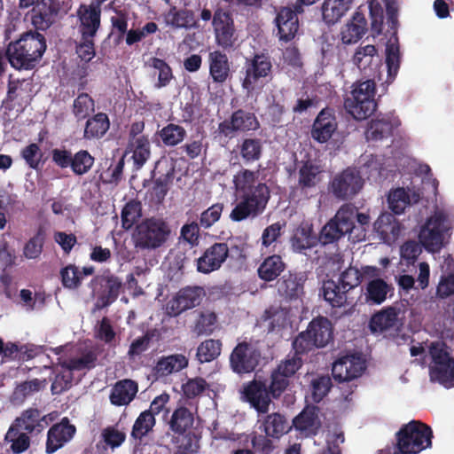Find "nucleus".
I'll use <instances>...</instances> for the list:
<instances>
[{"label":"nucleus","instance_id":"f704fd0d","mask_svg":"<svg viewBox=\"0 0 454 454\" xmlns=\"http://www.w3.org/2000/svg\"><path fill=\"white\" fill-rule=\"evenodd\" d=\"M137 391L138 385L136 381L129 379L118 380L111 390L109 399L115 406L128 405L134 400Z\"/></svg>","mask_w":454,"mask_h":454},{"label":"nucleus","instance_id":"4468645a","mask_svg":"<svg viewBox=\"0 0 454 454\" xmlns=\"http://www.w3.org/2000/svg\"><path fill=\"white\" fill-rule=\"evenodd\" d=\"M205 296L201 286H184L181 288L166 305V312L170 317H177L183 312L199 306Z\"/></svg>","mask_w":454,"mask_h":454},{"label":"nucleus","instance_id":"c756f323","mask_svg":"<svg viewBox=\"0 0 454 454\" xmlns=\"http://www.w3.org/2000/svg\"><path fill=\"white\" fill-rule=\"evenodd\" d=\"M208 65L213 82L223 85L231 78V62L225 53L220 51L209 52Z\"/></svg>","mask_w":454,"mask_h":454},{"label":"nucleus","instance_id":"4be33fe9","mask_svg":"<svg viewBox=\"0 0 454 454\" xmlns=\"http://www.w3.org/2000/svg\"><path fill=\"white\" fill-rule=\"evenodd\" d=\"M229 253L230 249L227 243H214L196 260L197 270L203 274L218 270L229 257Z\"/></svg>","mask_w":454,"mask_h":454},{"label":"nucleus","instance_id":"49530a36","mask_svg":"<svg viewBox=\"0 0 454 454\" xmlns=\"http://www.w3.org/2000/svg\"><path fill=\"white\" fill-rule=\"evenodd\" d=\"M353 0H325L322 7L323 19L334 24L350 9Z\"/></svg>","mask_w":454,"mask_h":454},{"label":"nucleus","instance_id":"412c9836","mask_svg":"<svg viewBox=\"0 0 454 454\" xmlns=\"http://www.w3.org/2000/svg\"><path fill=\"white\" fill-rule=\"evenodd\" d=\"M55 419L54 413L47 415L34 407L24 410L13 423L15 427H20L30 435H37L41 434L49 425Z\"/></svg>","mask_w":454,"mask_h":454},{"label":"nucleus","instance_id":"aec40b11","mask_svg":"<svg viewBox=\"0 0 454 454\" xmlns=\"http://www.w3.org/2000/svg\"><path fill=\"white\" fill-rule=\"evenodd\" d=\"M304 271L288 270L277 280L278 294L286 301H296L304 294V284L307 281Z\"/></svg>","mask_w":454,"mask_h":454},{"label":"nucleus","instance_id":"0e129e2a","mask_svg":"<svg viewBox=\"0 0 454 454\" xmlns=\"http://www.w3.org/2000/svg\"><path fill=\"white\" fill-rule=\"evenodd\" d=\"M304 354H298L294 351V355H288L286 358L280 362L275 369L278 372L290 379L297 371L302 366L303 361L301 356Z\"/></svg>","mask_w":454,"mask_h":454},{"label":"nucleus","instance_id":"20e7f679","mask_svg":"<svg viewBox=\"0 0 454 454\" xmlns=\"http://www.w3.org/2000/svg\"><path fill=\"white\" fill-rule=\"evenodd\" d=\"M451 229L449 215L442 209H437L421 226L419 240L427 252L438 253L449 243Z\"/></svg>","mask_w":454,"mask_h":454},{"label":"nucleus","instance_id":"ddd939ff","mask_svg":"<svg viewBox=\"0 0 454 454\" xmlns=\"http://www.w3.org/2000/svg\"><path fill=\"white\" fill-rule=\"evenodd\" d=\"M90 285L97 290L96 307L104 309L113 304L120 295L122 282L117 276L107 273L92 278Z\"/></svg>","mask_w":454,"mask_h":454},{"label":"nucleus","instance_id":"4d7b16f0","mask_svg":"<svg viewBox=\"0 0 454 454\" xmlns=\"http://www.w3.org/2000/svg\"><path fill=\"white\" fill-rule=\"evenodd\" d=\"M148 64L158 72V81L154 85L155 88L160 89L168 86L174 78L170 66L164 59L156 57L151 58Z\"/></svg>","mask_w":454,"mask_h":454},{"label":"nucleus","instance_id":"9d476101","mask_svg":"<svg viewBox=\"0 0 454 454\" xmlns=\"http://www.w3.org/2000/svg\"><path fill=\"white\" fill-rule=\"evenodd\" d=\"M272 63L270 57L263 53H256L247 59L245 64V77L241 85L247 92L254 90L256 85L268 82L272 79Z\"/></svg>","mask_w":454,"mask_h":454},{"label":"nucleus","instance_id":"37998d69","mask_svg":"<svg viewBox=\"0 0 454 454\" xmlns=\"http://www.w3.org/2000/svg\"><path fill=\"white\" fill-rule=\"evenodd\" d=\"M367 30V21L362 13L356 12L350 23L341 31V41L345 44L356 43Z\"/></svg>","mask_w":454,"mask_h":454},{"label":"nucleus","instance_id":"f8f14e48","mask_svg":"<svg viewBox=\"0 0 454 454\" xmlns=\"http://www.w3.org/2000/svg\"><path fill=\"white\" fill-rule=\"evenodd\" d=\"M429 353L434 364V366L430 369L431 379L443 385L454 382V359L450 356L444 345L438 342L432 343Z\"/></svg>","mask_w":454,"mask_h":454},{"label":"nucleus","instance_id":"0eeeda50","mask_svg":"<svg viewBox=\"0 0 454 454\" xmlns=\"http://www.w3.org/2000/svg\"><path fill=\"white\" fill-rule=\"evenodd\" d=\"M170 235L168 223L160 218H145L136 225L131 239L138 250H154L162 247Z\"/></svg>","mask_w":454,"mask_h":454},{"label":"nucleus","instance_id":"8fccbe9b","mask_svg":"<svg viewBox=\"0 0 454 454\" xmlns=\"http://www.w3.org/2000/svg\"><path fill=\"white\" fill-rule=\"evenodd\" d=\"M97 356L92 351H89L80 357L64 359L59 358V364L69 371L90 370L96 366Z\"/></svg>","mask_w":454,"mask_h":454},{"label":"nucleus","instance_id":"79ce46f5","mask_svg":"<svg viewBox=\"0 0 454 454\" xmlns=\"http://www.w3.org/2000/svg\"><path fill=\"white\" fill-rule=\"evenodd\" d=\"M4 442L10 443V450L13 454H21L27 451L31 445L29 434L20 427H15L13 422L5 434Z\"/></svg>","mask_w":454,"mask_h":454},{"label":"nucleus","instance_id":"4c0bfd02","mask_svg":"<svg viewBox=\"0 0 454 454\" xmlns=\"http://www.w3.org/2000/svg\"><path fill=\"white\" fill-rule=\"evenodd\" d=\"M194 422L193 414L184 406L176 408L168 421L169 430L174 436H184L192 427Z\"/></svg>","mask_w":454,"mask_h":454},{"label":"nucleus","instance_id":"6e6552de","mask_svg":"<svg viewBox=\"0 0 454 454\" xmlns=\"http://www.w3.org/2000/svg\"><path fill=\"white\" fill-rule=\"evenodd\" d=\"M355 209L340 206L336 214L320 230L317 240L322 247L337 246L338 242L353 231L351 218Z\"/></svg>","mask_w":454,"mask_h":454},{"label":"nucleus","instance_id":"de8ad7c7","mask_svg":"<svg viewBox=\"0 0 454 454\" xmlns=\"http://www.w3.org/2000/svg\"><path fill=\"white\" fill-rule=\"evenodd\" d=\"M128 149L132 152V159L136 168H141L151 155V146L147 137L140 136L129 141Z\"/></svg>","mask_w":454,"mask_h":454},{"label":"nucleus","instance_id":"864d4df0","mask_svg":"<svg viewBox=\"0 0 454 454\" xmlns=\"http://www.w3.org/2000/svg\"><path fill=\"white\" fill-rule=\"evenodd\" d=\"M158 133L166 146L179 145L184 140L187 134L184 127L175 123L167 124Z\"/></svg>","mask_w":454,"mask_h":454},{"label":"nucleus","instance_id":"09e8293b","mask_svg":"<svg viewBox=\"0 0 454 454\" xmlns=\"http://www.w3.org/2000/svg\"><path fill=\"white\" fill-rule=\"evenodd\" d=\"M155 424L156 419L151 411H142L133 424L130 433L131 438L141 442L144 437L153 432Z\"/></svg>","mask_w":454,"mask_h":454},{"label":"nucleus","instance_id":"39448f33","mask_svg":"<svg viewBox=\"0 0 454 454\" xmlns=\"http://www.w3.org/2000/svg\"><path fill=\"white\" fill-rule=\"evenodd\" d=\"M333 339V328L331 321L325 317L318 316L309 323L305 331L297 334L292 342V348L298 354H309L326 347Z\"/></svg>","mask_w":454,"mask_h":454},{"label":"nucleus","instance_id":"a18cd8bd","mask_svg":"<svg viewBox=\"0 0 454 454\" xmlns=\"http://www.w3.org/2000/svg\"><path fill=\"white\" fill-rule=\"evenodd\" d=\"M166 22L175 28H192L198 27L194 13L189 9H177L171 6L168 13L165 15Z\"/></svg>","mask_w":454,"mask_h":454},{"label":"nucleus","instance_id":"bf43d9fd","mask_svg":"<svg viewBox=\"0 0 454 454\" xmlns=\"http://www.w3.org/2000/svg\"><path fill=\"white\" fill-rule=\"evenodd\" d=\"M142 215V206L139 201L130 200L123 207L121 218V226L125 230H129L139 220Z\"/></svg>","mask_w":454,"mask_h":454},{"label":"nucleus","instance_id":"f03ea898","mask_svg":"<svg viewBox=\"0 0 454 454\" xmlns=\"http://www.w3.org/2000/svg\"><path fill=\"white\" fill-rule=\"evenodd\" d=\"M46 48L45 36L37 30H29L9 43L6 56L13 68L31 70L41 60Z\"/></svg>","mask_w":454,"mask_h":454},{"label":"nucleus","instance_id":"58836bf2","mask_svg":"<svg viewBox=\"0 0 454 454\" xmlns=\"http://www.w3.org/2000/svg\"><path fill=\"white\" fill-rule=\"evenodd\" d=\"M262 427L268 436L275 439L286 434L292 428L286 416L279 412L268 414L262 420Z\"/></svg>","mask_w":454,"mask_h":454},{"label":"nucleus","instance_id":"bb28decb","mask_svg":"<svg viewBox=\"0 0 454 454\" xmlns=\"http://www.w3.org/2000/svg\"><path fill=\"white\" fill-rule=\"evenodd\" d=\"M322 168L311 160L301 161L298 170L296 189L307 195L321 182Z\"/></svg>","mask_w":454,"mask_h":454},{"label":"nucleus","instance_id":"3c124183","mask_svg":"<svg viewBox=\"0 0 454 454\" xmlns=\"http://www.w3.org/2000/svg\"><path fill=\"white\" fill-rule=\"evenodd\" d=\"M262 142L260 138H245L240 146L239 153L243 160L247 163L259 160L262 155Z\"/></svg>","mask_w":454,"mask_h":454},{"label":"nucleus","instance_id":"f3484780","mask_svg":"<svg viewBox=\"0 0 454 454\" xmlns=\"http://www.w3.org/2000/svg\"><path fill=\"white\" fill-rule=\"evenodd\" d=\"M261 354L250 343H239L230 356V366L238 374L252 372L259 364Z\"/></svg>","mask_w":454,"mask_h":454},{"label":"nucleus","instance_id":"a878e982","mask_svg":"<svg viewBox=\"0 0 454 454\" xmlns=\"http://www.w3.org/2000/svg\"><path fill=\"white\" fill-rule=\"evenodd\" d=\"M399 125L398 119L388 115L372 119L366 126L365 138L372 143L387 140L393 136L395 129Z\"/></svg>","mask_w":454,"mask_h":454},{"label":"nucleus","instance_id":"a19ab883","mask_svg":"<svg viewBox=\"0 0 454 454\" xmlns=\"http://www.w3.org/2000/svg\"><path fill=\"white\" fill-rule=\"evenodd\" d=\"M110 128L108 115L105 113H98L87 119L83 138L86 140L102 138Z\"/></svg>","mask_w":454,"mask_h":454},{"label":"nucleus","instance_id":"9b49d317","mask_svg":"<svg viewBox=\"0 0 454 454\" xmlns=\"http://www.w3.org/2000/svg\"><path fill=\"white\" fill-rule=\"evenodd\" d=\"M364 181L360 171L348 167L337 174L329 184V192L338 200L352 199L363 188Z\"/></svg>","mask_w":454,"mask_h":454},{"label":"nucleus","instance_id":"393cba45","mask_svg":"<svg viewBox=\"0 0 454 454\" xmlns=\"http://www.w3.org/2000/svg\"><path fill=\"white\" fill-rule=\"evenodd\" d=\"M338 128V122L333 109L325 107L317 115L311 128V137L320 143H326Z\"/></svg>","mask_w":454,"mask_h":454},{"label":"nucleus","instance_id":"e433bc0d","mask_svg":"<svg viewBox=\"0 0 454 454\" xmlns=\"http://www.w3.org/2000/svg\"><path fill=\"white\" fill-rule=\"evenodd\" d=\"M286 263L278 254L268 255L261 262L257 269L260 279L265 282H271L278 279V277L285 271Z\"/></svg>","mask_w":454,"mask_h":454},{"label":"nucleus","instance_id":"cd10ccee","mask_svg":"<svg viewBox=\"0 0 454 454\" xmlns=\"http://www.w3.org/2000/svg\"><path fill=\"white\" fill-rule=\"evenodd\" d=\"M75 434V427L65 418L60 423L53 425L48 431L46 452L52 454L69 442Z\"/></svg>","mask_w":454,"mask_h":454},{"label":"nucleus","instance_id":"774afa93","mask_svg":"<svg viewBox=\"0 0 454 454\" xmlns=\"http://www.w3.org/2000/svg\"><path fill=\"white\" fill-rule=\"evenodd\" d=\"M224 205L223 203H215L204 210L200 216V225L207 230L211 228L221 218Z\"/></svg>","mask_w":454,"mask_h":454},{"label":"nucleus","instance_id":"c85d7f7f","mask_svg":"<svg viewBox=\"0 0 454 454\" xmlns=\"http://www.w3.org/2000/svg\"><path fill=\"white\" fill-rule=\"evenodd\" d=\"M275 23L280 41L287 43L294 38L299 28V20L294 10L282 7L275 18Z\"/></svg>","mask_w":454,"mask_h":454},{"label":"nucleus","instance_id":"473e14b6","mask_svg":"<svg viewBox=\"0 0 454 454\" xmlns=\"http://www.w3.org/2000/svg\"><path fill=\"white\" fill-rule=\"evenodd\" d=\"M292 248L296 253H304L319 244L317 235L314 232L313 224L308 222H302L294 230L290 239Z\"/></svg>","mask_w":454,"mask_h":454},{"label":"nucleus","instance_id":"423d86ee","mask_svg":"<svg viewBox=\"0 0 454 454\" xmlns=\"http://www.w3.org/2000/svg\"><path fill=\"white\" fill-rule=\"evenodd\" d=\"M433 437V430L428 425L412 419L395 433V448L402 453L419 454L431 448Z\"/></svg>","mask_w":454,"mask_h":454},{"label":"nucleus","instance_id":"f257e3e1","mask_svg":"<svg viewBox=\"0 0 454 454\" xmlns=\"http://www.w3.org/2000/svg\"><path fill=\"white\" fill-rule=\"evenodd\" d=\"M258 171L242 168L233 176L235 191L239 200L230 214L233 222L256 218L266 209L270 199V189L262 182H256Z\"/></svg>","mask_w":454,"mask_h":454},{"label":"nucleus","instance_id":"b1692460","mask_svg":"<svg viewBox=\"0 0 454 454\" xmlns=\"http://www.w3.org/2000/svg\"><path fill=\"white\" fill-rule=\"evenodd\" d=\"M243 399L258 413H267L271 403V395L265 382L254 380L244 386Z\"/></svg>","mask_w":454,"mask_h":454},{"label":"nucleus","instance_id":"dca6fc26","mask_svg":"<svg viewBox=\"0 0 454 454\" xmlns=\"http://www.w3.org/2000/svg\"><path fill=\"white\" fill-rule=\"evenodd\" d=\"M402 306H387L374 313L369 322V329L374 334H383L388 331L398 332L402 328L403 319L399 317L403 314Z\"/></svg>","mask_w":454,"mask_h":454},{"label":"nucleus","instance_id":"6e6d98bb","mask_svg":"<svg viewBox=\"0 0 454 454\" xmlns=\"http://www.w3.org/2000/svg\"><path fill=\"white\" fill-rule=\"evenodd\" d=\"M129 13L126 10H114V15L110 18L111 34L115 36V42L121 43L128 30Z\"/></svg>","mask_w":454,"mask_h":454},{"label":"nucleus","instance_id":"5fc2aeb1","mask_svg":"<svg viewBox=\"0 0 454 454\" xmlns=\"http://www.w3.org/2000/svg\"><path fill=\"white\" fill-rule=\"evenodd\" d=\"M95 163V158L87 151L80 150L73 154L71 170L76 176H82L90 171Z\"/></svg>","mask_w":454,"mask_h":454},{"label":"nucleus","instance_id":"7ed1b4c3","mask_svg":"<svg viewBox=\"0 0 454 454\" xmlns=\"http://www.w3.org/2000/svg\"><path fill=\"white\" fill-rule=\"evenodd\" d=\"M362 277L357 268L350 266L340 275L338 283L333 279L324 281L321 294L333 308L350 305V309L345 312L350 315L354 305L353 301L348 299V293L360 285Z\"/></svg>","mask_w":454,"mask_h":454},{"label":"nucleus","instance_id":"052dcab7","mask_svg":"<svg viewBox=\"0 0 454 454\" xmlns=\"http://www.w3.org/2000/svg\"><path fill=\"white\" fill-rule=\"evenodd\" d=\"M95 102L88 93H81L74 100L73 114L75 118L84 120L90 116V114L94 111Z\"/></svg>","mask_w":454,"mask_h":454},{"label":"nucleus","instance_id":"2f4dec72","mask_svg":"<svg viewBox=\"0 0 454 454\" xmlns=\"http://www.w3.org/2000/svg\"><path fill=\"white\" fill-rule=\"evenodd\" d=\"M373 229L383 242L390 244L395 242L400 236L401 223L394 214L384 212L374 222Z\"/></svg>","mask_w":454,"mask_h":454},{"label":"nucleus","instance_id":"69168bd1","mask_svg":"<svg viewBox=\"0 0 454 454\" xmlns=\"http://www.w3.org/2000/svg\"><path fill=\"white\" fill-rule=\"evenodd\" d=\"M389 208L395 215H400L410 205V197L403 188L390 192L388 198Z\"/></svg>","mask_w":454,"mask_h":454},{"label":"nucleus","instance_id":"13d9d810","mask_svg":"<svg viewBox=\"0 0 454 454\" xmlns=\"http://www.w3.org/2000/svg\"><path fill=\"white\" fill-rule=\"evenodd\" d=\"M46 231L40 227L36 233L30 238L23 247V255L27 259H37L42 254L45 242Z\"/></svg>","mask_w":454,"mask_h":454},{"label":"nucleus","instance_id":"2eb2a0df","mask_svg":"<svg viewBox=\"0 0 454 454\" xmlns=\"http://www.w3.org/2000/svg\"><path fill=\"white\" fill-rule=\"evenodd\" d=\"M212 26L218 46L224 50L232 48L238 35L231 14L228 11L217 8L213 16Z\"/></svg>","mask_w":454,"mask_h":454},{"label":"nucleus","instance_id":"603ef678","mask_svg":"<svg viewBox=\"0 0 454 454\" xmlns=\"http://www.w3.org/2000/svg\"><path fill=\"white\" fill-rule=\"evenodd\" d=\"M221 350V340L208 339L199 345L197 348L196 356L200 364L208 363L216 359L220 356Z\"/></svg>","mask_w":454,"mask_h":454},{"label":"nucleus","instance_id":"a211bd4d","mask_svg":"<svg viewBox=\"0 0 454 454\" xmlns=\"http://www.w3.org/2000/svg\"><path fill=\"white\" fill-rule=\"evenodd\" d=\"M66 12L60 0H41L32 9V24L36 30H46Z\"/></svg>","mask_w":454,"mask_h":454},{"label":"nucleus","instance_id":"1a4fd4ad","mask_svg":"<svg viewBox=\"0 0 454 454\" xmlns=\"http://www.w3.org/2000/svg\"><path fill=\"white\" fill-rule=\"evenodd\" d=\"M260 121L255 114L243 108L233 111L228 119L218 124L217 133L227 139L235 137L239 133L256 131Z\"/></svg>","mask_w":454,"mask_h":454},{"label":"nucleus","instance_id":"72a5a7b5","mask_svg":"<svg viewBox=\"0 0 454 454\" xmlns=\"http://www.w3.org/2000/svg\"><path fill=\"white\" fill-rule=\"evenodd\" d=\"M349 93L344 98V108L355 120L363 121L370 117L377 109L375 100L359 99Z\"/></svg>","mask_w":454,"mask_h":454},{"label":"nucleus","instance_id":"ea45409f","mask_svg":"<svg viewBox=\"0 0 454 454\" xmlns=\"http://www.w3.org/2000/svg\"><path fill=\"white\" fill-rule=\"evenodd\" d=\"M394 287L384 279L376 278L369 281L365 288V301L369 304L380 305L383 303L387 294H393Z\"/></svg>","mask_w":454,"mask_h":454},{"label":"nucleus","instance_id":"7c9ffc66","mask_svg":"<svg viewBox=\"0 0 454 454\" xmlns=\"http://www.w3.org/2000/svg\"><path fill=\"white\" fill-rule=\"evenodd\" d=\"M353 63L368 78L375 76L376 68L379 65L378 51L372 44L359 46L353 56Z\"/></svg>","mask_w":454,"mask_h":454},{"label":"nucleus","instance_id":"338daca9","mask_svg":"<svg viewBox=\"0 0 454 454\" xmlns=\"http://www.w3.org/2000/svg\"><path fill=\"white\" fill-rule=\"evenodd\" d=\"M376 83L373 78H368L365 81H357L352 85L350 93L357 96L359 99L375 100Z\"/></svg>","mask_w":454,"mask_h":454},{"label":"nucleus","instance_id":"5701e85b","mask_svg":"<svg viewBox=\"0 0 454 454\" xmlns=\"http://www.w3.org/2000/svg\"><path fill=\"white\" fill-rule=\"evenodd\" d=\"M365 364L360 356L350 355L340 357L333 364L332 375L339 383L350 382L360 377Z\"/></svg>","mask_w":454,"mask_h":454},{"label":"nucleus","instance_id":"c03bdc74","mask_svg":"<svg viewBox=\"0 0 454 454\" xmlns=\"http://www.w3.org/2000/svg\"><path fill=\"white\" fill-rule=\"evenodd\" d=\"M293 425L297 430L317 434L321 426L317 408L313 406L304 409L294 419Z\"/></svg>","mask_w":454,"mask_h":454},{"label":"nucleus","instance_id":"c9c22d12","mask_svg":"<svg viewBox=\"0 0 454 454\" xmlns=\"http://www.w3.org/2000/svg\"><path fill=\"white\" fill-rule=\"evenodd\" d=\"M189 359L184 354H173L160 357L153 367V372L157 377H166L172 373L179 372L187 368Z\"/></svg>","mask_w":454,"mask_h":454},{"label":"nucleus","instance_id":"6ab92c4d","mask_svg":"<svg viewBox=\"0 0 454 454\" xmlns=\"http://www.w3.org/2000/svg\"><path fill=\"white\" fill-rule=\"evenodd\" d=\"M101 5L96 3L82 4L77 10L79 32L82 39L94 38L101 26Z\"/></svg>","mask_w":454,"mask_h":454},{"label":"nucleus","instance_id":"e2e57ef3","mask_svg":"<svg viewBox=\"0 0 454 454\" xmlns=\"http://www.w3.org/2000/svg\"><path fill=\"white\" fill-rule=\"evenodd\" d=\"M60 278L62 286L65 288L74 290L81 286L82 277L80 270L74 264H68L60 270Z\"/></svg>","mask_w":454,"mask_h":454},{"label":"nucleus","instance_id":"680f3d73","mask_svg":"<svg viewBox=\"0 0 454 454\" xmlns=\"http://www.w3.org/2000/svg\"><path fill=\"white\" fill-rule=\"evenodd\" d=\"M386 64L387 67V82H392L400 68V51L397 44H387Z\"/></svg>","mask_w":454,"mask_h":454}]
</instances>
